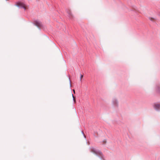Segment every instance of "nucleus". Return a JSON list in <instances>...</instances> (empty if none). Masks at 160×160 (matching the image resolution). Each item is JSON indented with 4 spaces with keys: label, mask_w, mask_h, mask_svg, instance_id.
Returning a JSON list of instances; mask_svg holds the SVG:
<instances>
[{
    "label": "nucleus",
    "mask_w": 160,
    "mask_h": 160,
    "mask_svg": "<svg viewBox=\"0 0 160 160\" xmlns=\"http://www.w3.org/2000/svg\"><path fill=\"white\" fill-rule=\"evenodd\" d=\"M16 5L19 7L23 8L24 10L28 9V7L21 2H18L16 3Z\"/></svg>",
    "instance_id": "nucleus-1"
},
{
    "label": "nucleus",
    "mask_w": 160,
    "mask_h": 160,
    "mask_svg": "<svg viewBox=\"0 0 160 160\" xmlns=\"http://www.w3.org/2000/svg\"><path fill=\"white\" fill-rule=\"evenodd\" d=\"M35 25L38 27H40L42 26V24L40 22L36 21L35 22Z\"/></svg>",
    "instance_id": "nucleus-2"
},
{
    "label": "nucleus",
    "mask_w": 160,
    "mask_h": 160,
    "mask_svg": "<svg viewBox=\"0 0 160 160\" xmlns=\"http://www.w3.org/2000/svg\"><path fill=\"white\" fill-rule=\"evenodd\" d=\"M154 108L156 110H158L160 108V104H157L155 105Z\"/></svg>",
    "instance_id": "nucleus-3"
},
{
    "label": "nucleus",
    "mask_w": 160,
    "mask_h": 160,
    "mask_svg": "<svg viewBox=\"0 0 160 160\" xmlns=\"http://www.w3.org/2000/svg\"><path fill=\"white\" fill-rule=\"evenodd\" d=\"M148 18L149 19L152 21L154 22L155 21V18H154L149 17Z\"/></svg>",
    "instance_id": "nucleus-4"
},
{
    "label": "nucleus",
    "mask_w": 160,
    "mask_h": 160,
    "mask_svg": "<svg viewBox=\"0 0 160 160\" xmlns=\"http://www.w3.org/2000/svg\"><path fill=\"white\" fill-rule=\"evenodd\" d=\"M68 14H69V18H72L73 17V16H72V15L70 11L69 12Z\"/></svg>",
    "instance_id": "nucleus-5"
},
{
    "label": "nucleus",
    "mask_w": 160,
    "mask_h": 160,
    "mask_svg": "<svg viewBox=\"0 0 160 160\" xmlns=\"http://www.w3.org/2000/svg\"><path fill=\"white\" fill-rule=\"evenodd\" d=\"M91 151L92 152H93L95 153H97L96 151L94 149L92 148Z\"/></svg>",
    "instance_id": "nucleus-6"
},
{
    "label": "nucleus",
    "mask_w": 160,
    "mask_h": 160,
    "mask_svg": "<svg viewBox=\"0 0 160 160\" xmlns=\"http://www.w3.org/2000/svg\"><path fill=\"white\" fill-rule=\"evenodd\" d=\"M72 97L73 98V101H74V102L75 103L76 102V100H75V97H74V96L72 94Z\"/></svg>",
    "instance_id": "nucleus-7"
},
{
    "label": "nucleus",
    "mask_w": 160,
    "mask_h": 160,
    "mask_svg": "<svg viewBox=\"0 0 160 160\" xmlns=\"http://www.w3.org/2000/svg\"><path fill=\"white\" fill-rule=\"evenodd\" d=\"M83 75H82L81 74L80 77L81 81L82 79L83 78Z\"/></svg>",
    "instance_id": "nucleus-8"
},
{
    "label": "nucleus",
    "mask_w": 160,
    "mask_h": 160,
    "mask_svg": "<svg viewBox=\"0 0 160 160\" xmlns=\"http://www.w3.org/2000/svg\"><path fill=\"white\" fill-rule=\"evenodd\" d=\"M103 142L105 143L106 142V140H105L103 141Z\"/></svg>",
    "instance_id": "nucleus-9"
},
{
    "label": "nucleus",
    "mask_w": 160,
    "mask_h": 160,
    "mask_svg": "<svg viewBox=\"0 0 160 160\" xmlns=\"http://www.w3.org/2000/svg\"><path fill=\"white\" fill-rule=\"evenodd\" d=\"M158 90V91L160 92V88H159Z\"/></svg>",
    "instance_id": "nucleus-10"
},
{
    "label": "nucleus",
    "mask_w": 160,
    "mask_h": 160,
    "mask_svg": "<svg viewBox=\"0 0 160 160\" xmlns=\"http://www.w3.org/2000/svg\"><path fill=\"white\" fill-rule=\"evenodd\" d=\"M73 92H74V93H75V90H74V89H73Z\"/></svg>",
    "instance_id": "nucleus-11"
}]
</instances>
